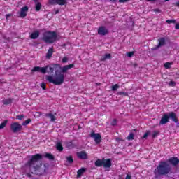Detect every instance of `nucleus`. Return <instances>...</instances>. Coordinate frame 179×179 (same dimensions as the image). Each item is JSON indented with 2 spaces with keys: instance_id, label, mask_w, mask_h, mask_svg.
Masks as SVG:
<instances>
[{
  "instance_id": "f257e3e1",
  "label": "nucleus",
  "mask_w": 179,
  "mask_h": 179,
  "mask_svg": "<svg viewBox=\"0 0 179 179\" xmlns=\"http://www.w3.org/2000/svg\"><path fill=\"white\" fill-rule=\"evenodd\" d=\"M55 71V78L52 76H47L46 80L49 83H52L59 86L65 82V74L61 72V65L59 64H55L52 65H46L44 67L34 66L31 69V72H40L43 75L45 73H54Z\"/></svg>"
},
{
  "instance_id": "f03ea898",
  "label": "nucleus",
  "mask_w": 179,
  "mask_h": 179,
  "mask_svg": "<svg viewBox=\"0 0 179 179\" xmlns=\"http://www.w3.org/2000/svg\"><path fill=\"white\" fill-rule=\"evenodd\" d=\"M41 157H31L27 163H25L26 169H28L30 173H27V177L29 178L32 177V174L35 176H44L47 174L50 164L41 162Z\"/></svg>"
},
{
  "instance_id": "7ed1b4c3",
  "label": "nucleus",
  "mask_w": 179,
  "mask_h": 179,
  "mask_svg": "<svg viewBox=\"0 0 179 179\" xmlns=\"http://www.w3.org/2000/svg\"><path fill=\"white\" fill-rule=\"evenodd\" d=\"M42 40L46 44H54L58 40V34L56 31H46L42 35Z\"/></svg>"
},
{
  "instance_id": "20e7f679",
  "label": "nucleus",
  "mask_w": 179,
  "mask_h": 179,
  "mask_svg": "<svg viewBox=\"0 0 179 179\" xmlns=\"http://www.w3.org/2000/svg\"><path fill=\"white\" fill-rule=\"evenodd\" d=\"M157 171L159 176H166L171 171V168L169 163L161 162L159 166H157Z\"/></svg>"
},
{
  "instance_id": "39448f33",
  "label": "nucleus",
  "mask_w": 179,
  "mask_h": 179,
  "mask_svg": "<svg viewBox=\"0 0 179 179\" xmlns=\"http://www.w3.org/2000/svg\"><path fill=\"white\" fill-rule=\"evenodd\" d=\"M96 167H103L106 169V171H110V169H111V166H113V163L111 162V159H104V157L101 159H98L95 162Z\"/></svg>"
},
{
  "instance_id": "423d86ee",
  "label": "nucleus",
  "mask_w": 179,
  "mask_h": 179,
  "mask_svg": "<svg viewBox=\"0 0 179 179\" xmlns=\"http://www.w3.org/2000/svg\"><path fill=\"white\" fill-rule=\"evenodd\" d=\"M10 128L13 134H16L17 132H20V131L23 129V126L19 124V122H13L11 123Z\"/></svg>"
},
{
  "instance_id": "0eeeda50",
  "label": "nucleus",
  "mask_w": 179,
  "mask_h": 179,
  "mask_svg": "<svg viewBox=\"0 0 179 179\" xmlns=\"http://www.w3.org/2000/svg\"><path fill=\"white\" fill-rule=\"evenodd\" d=\"M90 136L91 138H94V142L99 144L101 142V135L100 134L94 133V131H92Z\"/></svg>"
},
{
  "instance_id": "6e6552de",
  "label": "nucleus",
  "mask_w": 179,
  "mask_h": 179,
  "mask_svg": "<svg viewBox=\"0 0 179 179\" xmlns=\"http://www.w3.org/2000/svg\"><path fill=\"white\" fill-rule=\"evenodd\" d=\"M27 12H29V7L26 6L22 7L20 13V17L24 19L27 16Z\"/></svg>"
},
{
  "instance_id": "1a4fd4ad",
  "label": "nucleus",
  "mask_w": 179,
  "mask_h": 179,
  "mask_svg": "<svg viewBox=\"0 0 179 179\" xmlns=\"http://www.w3.org/2000/svg\"><path fill=\"white\" fill-rule=\"evenodd\" d=\"M98 34H99V36H106V34H108V29L104 26L99 27L98 29Z\"/></svg>"
},
{
  "instance_id": "9d476101",
  "label": "nucleus",
  "mask_w": 179,
  "mask_h": 179,
  "mask_svg": "<svg viewBox=\"0 0 179 179\" xmlns=\"http://www.w3.org/2000/svg\"><path fill=\"white\" fill-rule=\"evenodd\" d=\"M75 66V64H71L69 65H65L63 67H61V73H66V72H68V71H69V69H72V68H73Z\"/></svg>"
},
{
  "instance_id": "9b49d317",
  "label": "nucleus",
  "mask_w": 179,
  "mask_h": 179,
  "mask_svg": "<svg viewBox=\"0 0 179 179\" xmlns=\"http://www.w3.org/2000/svg\"><path fill=\"white\" fill-rule=\"evenodd\" d=\"M169 114L164 113L159 121V125H164L169 122Z\"/></svg>"
},
{
  "instance_id": "f8f14e48",
  "label": "nucleus",
  "mask_w": 179,
  "mask_h": 179,
  "mask_svg": "<svg viewBox=\"0 0 179 179\" xmlns=\"http://www.w3.org/2000/svg\"><path fill=\"white\" fill-rule=\"evenodd\" d=\"M168 117L173 122H175V124H177V122H178V118L177 117V115L176 114V113L174 112H170L169 114H168Z\"/></svg>"
},
{
  "instance_id": "ddd939ff",
  "label": "nucleus",
  "mask_w": 179,
  "mask_h": 179,
  "mask_svg": "<svg viewBox=\"0 0 179 179\" xmlns=\"http://www.w3.org/2000/svg\"><path fill=\"white\" fill-rule=\"evenodd\" d=\"M168 162L171 164V166H173V167H176L179 164V159L177 157L169 158Z\"/></svg>"
},
{
  "instance_id": "4468645a",
  "label": "nucleus",
  "mask_w": 179,
  "mask_h": 179,
  "mask_svg": "<svg viewBox=\"0 0 179 179\" xmlns=\"http://www.w3.org/2000/svg\"><path fill=\"white\" fill-rule=\"evenodd\" d=\"M158 45L153 48V50H157V48H160V47H163L164 44H166V39L164 38H160L158 39Z\"/></svg>"
},
{
  "instance_id": "2eb2a0df",
  "label": "nucleus",
  "mask_w": 179,
  "mask_h": 179,
  "mask_svg": "<svg viewBox=\"0 0 179 179\" xmlns=\"http://www.w3.org/2000/svg\"><path fill=\"white\" fill-rule=\"evenodd\" d=\"M38 37H40V31H38L37 30L34 31V32H32L30 34L31 40H36V39L38 38Z\"/></svg>"
},
{
  "instance_id": "dca6fc26",
  "label": "nucleus",
  "mask_w": 179,
  "mask_h": 179,
  "mask_svg": "<svg viewBox=\"0 0 179 179\" xmlns=\"http://www.w3.org/2000/svg\"><path fill=\"white\" fill-rule=\"evenodd\" d=\"M53 52H54V48H50L46 54V58L50 59V58H51V57H52Z\"/></svg>"
},
{
  "instance_id": "f3484780",
  "label": "nucleus",
  "mask_w": 179,
  "mask_h": 179,
  "mask_svg": "<svg viewBox=\"0 0 179 179\" xmlns=\"http://www.w3.org/2000/svg\"><path fill=\"white\" fill-rule=\"evenodd\" d=\"M84 173H86V168H80L77 171V177H80Z\"/></svg>"
},
{
  "instance_id": "a211bd4d",
  "label": "nucleus",
  "mask_w": 179,
  "mask_h": 179,
  "mask_svg": "<svg viewBox=\"0 0 179 179\" xmlns=\"http://www.w3.org/2000/svg\"><path fill=\"white\" fill-rule=\"evenodd\" d=\"M12 101H13V99L11 98L3 99V104L4 106H9V104H12Z\"/></svg>"
},
{
  "instance_id": "6ab92c4d",
  "label": "nucleus",
  "mask_w": 179,
  "mask_h": 179,
  "mask_svg": "<svg viewBox=\"0 0 179 179\" xmlns=\"http://www.w3.org/2000/svg\"><path fill=\"white\" fill-rule=\"evenodd\" d=\"M76 155L77 157H87V154H86V151L78 152Z\"/></svg>"
},
{
  "instance_id": "aec40b11",
  "label": "nucleus",
  "mask_w": 179,
  "mask_h": 179,
  "mask_svg": "<svg viewBox=\"0 0 179 179\" xmlns=\"http://www.w3.org/2000/svg\"><path fill=\"white\" fill-rule=\"evenodd\" d=\"M45 117L48 118H50V121L54 122L55 121V116L52 113H46Z\"/></svg>"
},
{
  "instance_id": "412c9836",
  "label": "nucleus",
  "mask_w": 179,
  "mask_h": 179,
  "mask_svg": "<svg viewBox=\"0 0 179 179\" xmlns=\"http://www.w3.org/2000/svg\"><path fill=\"white\" fill-rule=\"evenodd\" d=\"M56 149L59 152H62V150H64V147L62 146V143H61V142L56 144Z\"/></svg>"
},
{
  "instance_id": "4be33fe9",
  "label": "nucleus",
  "mask_w": 179,
  "mask_h": 179,
  "mask_svg": "<svg viewBox=\"0 0 179 179\" xmlns=\"http://www.w3.org/2000/svg\"><path fill=\"white\" fill-rule=\"evenodd\" d=\"M66 147L68 148V149H73L75 144H73L72 141H69L66 143Z\"/></svg>"
},
{
  "instance_id": "5701e85b",
  "label": "nucleus",
  "mask_w": 179,
  "mask_h": 179,
  "mask_svg": "<svg viewBox=\"0 0 179 179\" xmlns=\"http://www.w3.org/2000/svg\"><path fill=\"white\" fill-rule=\"evenodd\" d=\"M66 3V0H56V5H60L61 6Z\"/></svg>"
},
{
  "instance_id": "b1692460",
  "label": "nucleus",
  "mask_w": 179,
  "mask_h": 179,
  "mask_svg": "<svg viewBox=\"0 0 179 179\" xmlns=\"http://www.w3.org/2000/svg\"><path fill=\"white\" fill-rule=\"evenodd\" d=\"M41 9V3L40 2H36V5H35V10L36 12H40V10Z\"/></svg>"
},
{
  "instance_id": "393cba45",
  "label": "nucleus",
  "mask_w": 179,
  "mask_h": 179,
  "mask_svg": "<svg viewBox=\"0 0 179 179\" xmlns=\"http://www.w3.org/2000/svg\"><path fill=\"white\" fill-rule=\"evenodd\" d=\"M111 58V54H105L103 57H101V61H106V59H110Z\"/></svg>"
},
{
  "instance_id": "a878e982",
  "label": "nucleus",
  "mask_w": 179,
  "mask_h": 179,
  "mask_svg": "<svg viewBox=\"0 0 179 179\" xmlns=\"http://www.w3.org/2000/svg\"><path fill=\"white\" fill-rule=\"evenodd\" d=\"M118 89H120V85H118V84H115L114 85L111 86V90L113 92H115Z\"/></svg>"
},
{
  "instance_id": "bb28decb",
  "label": "nucleus",
  "mask_w": 179,
  "mask_h": 179,
  "mask_svg": "<svg viewBox=\"0 0 179 179\" xmlns=\"http://www.w3.org/2000/svg\"><path fill=\"white\" fill-rule=\"evenodd\" d=\"M6 124H8V120H6L0 124V129H3L6 127Z\"/></svg>"
},
{
  "instance_id": "cd10ccee",
  "label": "nucleus",
  "mask_w": 179,
  "mask_h": 179,
  "mask_svg": "<svg viewBox=\"0 0 179 179\" xmlns=\"http://www.w3.org/2000/svg\"><path fill=\"white\" fill-rule=\"evenodd\" d=\"M30 122H31V119L29 118V119L26 120L22 123V125H23V127H26V125H29V124H30Z\"/></svg>"
},
{
  "instance_id": "c85d7f7f",
  "label": "nucleus",
  "mask_w": 179,
  "mask_h": 179,
  "mask_svg": "<svg viewBox=\"0 0 179 179\" xmlns=\"http://www.w3.org/2000/svg\"><path fill=\"white\" fill-rule=\"evenodd\" d=\"M134 136H135V135L134 134V133H130V134H129V136H127L128 141H134Z\"/></svg>"
},
{
  "instance_id": "c756f323",
  "label": "nucleus",
  "mask_w": 179,
  "mask_h": 179,
  "mask_svg": "<svg viewBox=\"0 0 179 179\" xmlns=\"http://www.w3.org/2000/svg\"><path fill=\"white\" fill-rule=\"evenodd\" d=\"M164 68H166V69H170V68L171 67V63L170 62H166L164 64Z\"/></svg>"
},
{
  "instance_id": "7c9ffc66",
  "label": "nucleus",
  "mask_w": 179,
  "mask_h": 179,
  "mask_svg": "<svg viewBox=\"0 0 179 179\" xmlns=\"http://www.w3.org/2000/svg\"><path fill=\"white\" fill-rule=\"evenodd\" d=\"M159 134H160V131H154L152 132V138H156V136H157V135H159Z\"/></svg>"
},
{
  "instance_id": "2f4dec72",
  "label": "nucleus",
  "mask_w": 179,
  "mask_h": 179,
  "mask_svg": "<svg viewBox=\"0 0 179 179\" xmlns=\"http://www.w3.org/2000/svg\"><path fill=\"white\" fill-rule=\"evenodd\" d=\"M57 0H48L49 5H57Z\"/></svg>"
},
{
  "instance_id": "473e14b6",
  "label": "nucleus",
  "mask_w": 179,
  "mask_h": 179,
  "mask_svg": "<svg viewBox=\"0 0 179 179\" xmlns=\"http://www.w3.org/2000/svg\"><path fill=\"white\" fill-rule=\"evenodd\" d=\"M17 120H20V121H22L23 118H24V115H18L16 116Z\"/></svg>"
},
{
  "instance_id": "72a5a7b5",
  "label": "nucleus",
  "mask_w": 179,
  "mask_h": 179,
  "mask_svg": "<svg viewBox=\"0 0 179 179\" xmlns=\"http://www.w3.org/2000/svg\"><path fill=\"white\" fill-rule=\"evenodd\" d=\"M150 134V131H148L147 132H145L144 134V135L143 136V139H146L147 137L149 136V134Z\"/></svg>"
},
{
  "instance_id": "f704fd0d",
  "label": "nucleus",
  "mask_w": 179,
  "mask_h": 179,
  "mask_svg": "<svg viewBox=\"0 0 179 179\" xmlns=\"http://www.w3.org/2000/svg\"><path fill=\"white\" fill-rule=\"evenodd\" d=\"M117 94H119V96H128V93L124 92H119Z\"/></svg>"
},
{
  "instance_id": "c9c22d12",
  "label": "nucleus",
  "mask_w": 179,
  "mask_h": 179,
  "mask_svg": "<svg viewBox=\"0 0 179 179\" xmlns=\"http://www.w3.org/2000/svg\"><path fill=\"white\" fill-rule=\"evenodd\" d=\"M62 62L63 64H66V62H68V57H63V58L62 59Z\"/></svg>"
},
{
  "instance_id": "e433bc0d",
  "label": "nucleus",
  "mask_w": 179,
  "mask_h": 179,
  "mask_svg": "<svg viewBox=\"0 0 179 179\" xmlns=\"http://www.w3.org/2000/svg\"><path fill=\"white\" fill-rule=\"evenodd\" d=\"M166 23H168V24H171V23H176V20H166Z\"/></svg>"
},
{
  "instance_id": "4c0bfd02",
  "label": "nucleus",
  "mask_w": 179,
  "mask_h": 179,
  "mask_svg": "<svg viewBox=\"0 0 179 179\" xmlns=\"http://www.w3.org/2000/svg\"><path fill=\"white\" fill-rule=\"evenodd\" d=\"M67 162H68V163H70V164L73 163V158H72V157H67Z\"/></svg>"
},
{
  "instance_id": "58836bf2",
  "label": "nucleus",
  "mask_w": 179,
  "mask_h": 179,
  "mask_svg": "<svg viewBox=\"0 0 179 179\" xmlns=\"http://www.w3.org/2000/svg\"><path fill=\"white\" fill-rule=\"evenodd\" d=\"M134 54H135V52H129L127 53V57H129V58H131V57H134Z\"/></svg>"
},
{
  "instance_id": "ea45409f",
  "label": "nucleus",
  "mask_w": 179,
  "mask_h": 179,
  "mask_svg": "<svg viewBox=\"0 0 179 179\" xmlns=\"http://www.w3.org/2000/svg\"><path fill=\"white\" fill-rule=\"evenodd\" d=\"M153 12H155V13H161L162 10L159 8H156L153 10Z\"/></svg>"
},
{
  "instance_id": "a19ab883",
  "label": "nucleus",
  "mask_w": 179,
  "mask_h": 179,
  "mask_svg": "<svg viewBox=\"0 0 179 179\" xmlns=\"http://www.w3.org/2000/svg\"><path fill=\"white\" fill-rule=\"evenodd\" d=\"M44 157H54V156H52V155L50 154V153H46L44 155Z\"/></svg>"
},
{
  "instance_id": "79ce46f5",
  "label": "nucleus",
  "mask_w": 179,
  "mask_h": 179,
  "mask_svg": "<svg viewBox=\"0 0 179 179\" xmlns=\"http://www.w3.org/2000/svg\"><path fill=\"white\" fill-rule=\"evenodd\" d=\"M111 125H113V127L117 125V119L113 120V121L111 123Z\"/></svg>"
},
{
  "instance_id": "37998d69",
  "label": "nucleus",
  "mask_w": 179,
  "mask_h": 179,
  "mask_svg": "<svg viewBox=\"0 0 179 179\" xmlns=\"http://www.w3.org/2000/svg\"><path fill=\"white\" fill-rule=\"evenodd\" d=\"M31 157H43V156L41 154H36V155H32Z\"/></svg>"
},
{
  "instance_id": "c03bdc74",
  "label": "nucleus",
  "mask_w": 179,
  "mask_h": 179,
  "mask_svg": "<svg viewBox=\"0 0 179 179\" xmlns=\"http://www.w3.org/2000/svg\"><path fill=\"white\" fill-rule=\"evenodd\" d=\"M169 86H176V82L171 80L169 82Z\"/></svg>"
},
{
  "instance_id": "a18cd8bd",
  "label": "nucleus",
  "mask_w": 179,
  "mask_h": 179,
  "mask_svg": "<svg viewBox=\"0 0 179 179\" xmlns=\"http://www.w3.org/2000/svg\"><path fill=\"white\" fill-rule=\"evenodd\" d=\"M129 0H119L120 3H125V2H128Z\"/></svg>"
},
{
  "instance_id": "49530a36",
  "label": "nucleus",
  "mask_w": 179,
  "mask_h": 179,
  "mask_svg": "<svg viewBox=\"0 0 179 179\" xmlns=\"http://www.w3.org/2000/svg\"><path fill=\"white\" fill-rule=\"evenodd\" d=\"M41 87H42V89H43L44 90H45V83H42L41 85Z\"/></svg>"
},
{
  "instance_id": "de8ad7c7",
  "label": "nucleus",
  "mask_w": 179,
  "mask_h": 179,
  "mask_svg": "<svg viewBox=\"0 0 179 179\" xmlns=\"http://www.w3.org/2000/svg\"><path fill=\"white\" fill-rule=\"evenodd\" d=\"M10 16H12V14H7V15H6V20H8L9 19V17H10Z\"/></svg>"
},
{
  "instance_id": "09e8293b",
  "label": "nucleus",
  "mask_w": 179,
  "mask_h": 179,
  "mask_svg": "<svg viewBox=\"0 0 179 179\" xmlns=\"http://www.w3.org/2000/svg\"><path fill=\"white\" fill-rule=\"evenodd\" d=\"M131 175H127L126 176V178H125V179H131Z\"/></svg>"
},
{
  "instance_id": "8fccbe9b",
  "label": "nucleus",
  "mask_w": 179,
  "mask_h": 179,
  "mask_svg": "<svg viewBox=\"0 0 179 179\" xmlns=\"http://www.w3.org/2000/svg\"><path fill=\"white\" fill-rule=\"evenodd\" d=\"M175 29H176V30H178V29H179V24H178V23L176 24Z\"/></svg>"
},
{
  "instance_id": "3c124183",
  "label": "nucleus",
  "mask_w": 179,
  "mask_h": 179,
  "mask_svg": "<svg viewBox=\"0 0 179 179\" xmlns=\"http://www.w3.org/2000/svg\"><path fill=\"white\" fill-rule=\"evenodd\" d=\"M175 6H177L178 8H179V1L175 3Z\"/></svg>"
},
{
  "instance_id": "603ef678",
  "label": "nucleus",
  "mask_w": 179,
  "mask_h": 179,
  "mask_svg": "<svg viewBox=\"0 0 179 179\" xmlns=\"http://www.w3.org/2000/svg\"><path fill=\"white\" fill-rule=\"evenodd\" d=\"M148 2H155L156 0H146Z\"/></svg>"
},
{
  "instance_id": "864d4df0",
  "label": "nucleus",
  "mask_w": 179,
  "mask_h": 179,
  "mask_svg": "<svg viewBox=\"0 0 179 179\" xmlns=\"http://www.w3.org/2000/svg\"><path fill=\"white\" fill-rule=\"evenodd\" d=\"M55 13V15H58V13H59V10H56Z\"/></svg>"
},
{
  "instance_id": "5fc2aeb1",
  "label": "nucleus",
  "mask_w": 179,
  "mask_h": 179,
  "mask_svg": "<svg viewBox=\"0 0 179 179\" xmlns=\"http://www.w3.org/2000/svg\"><path fill=\"white\" fill-rule=\"evenodd\" d=\"M39 0H33V1L34 2V3H36V2H38Z\"/></svg>"
},
{
  "instance_id": "6e6d98bb",
  "label": "nucleus",
  "mask_w": 179,
  "mask_h": 179,
  "mask_svg": "<svg viewBox=\"0 0 179 179\" xmlns=\"http://www.w3.org/2000/svg\"><path fill=\"white\" fill-rule=\"evenodd\" d=\"M48 159H49L50 160H54L55 158H54V157H49Z\"/></svg>"
},
{
  "instance_id": "4d7b16f0",
  "label": "nucleus",
  "mask_w": 179,
  "mask_h": 179,
  "mask_svg": "<svg viewBox=\"0 0 179 179\" xmlns=\"http://www.w3.org/2000/svg\"><path fill=\"white\" fill-rule=\"evenodd\" d=\"M110 2H117V0H110Z\"/></svg>"
},
{
  "instance_id": "13d9d810",
  "label": "nucleus",
  "mask_w": 179,
  "mask_h": 179,
  "mask_svg": "<svg viewBox=\"0 0 179 179\" xmlns=\"http://www.w3.org/2000/svg\"><path fill=\"white\" fill-rule=\"evenodd\" d=\"M80 159H87V157H80Z\"/></svg>"
},
{
  "instance_id": "bf43d9fd",
  "label": "nucleus",
  "mask_w": 179,
  "mask_h": 179,
  "mask_svg": "<svg viewBox=\"0 0 179 179\" xmlns=\"http://www.w3.org/2000/svg\"><path fill=\"white\" fill-rule=\"evenodd\" d=\"M96 85H97L98 86H100V83H96Z\"/></svg>"
},
{
  "instance_id": "052dcab7",
  "label": "nucleus",
  "mask_w": 179,
  "mask_h": 179,
  "mask_svg": "<svg viewBox=\"0 0 179 179\" xmlns=\"http://www.w3.org/2000/svg\"><path fill=\"white\" fill-rule=\"evenodd\" d=\"M165 1V2H167L169 0H164Z\"/></svg>"
},
{
  "instance_id": "680f3d73",
  "label": "nucleus",
  "mask_w": 179,
  "mask_h": 179,
  "mask_svg": "<svg viewBox=\"0 0 179 179\" xmlns=\"http://www.w3.org/2000/svg\"><path fill=\"white\" fill-rule=\"evenodd\" d=\"M69 157H72V156H69Z\"/></svg>"
}]
</instances>
